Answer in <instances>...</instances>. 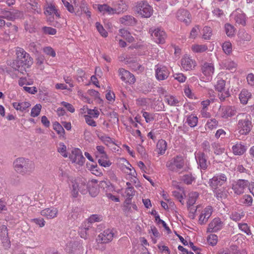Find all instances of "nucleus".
Segmentation results:
<instances>
[{"label":"nucleus","mask_w":254,"mask_h":254,"mask_svg":"<svg viewBox=\"0 0 254 254\" xmlns=\"http://www.w3.org/2000/svg\"><path fill=\"white\" fill-rule=\"evenodd\" d=\"M194 180L195 178L192 176L191 174H187L183 176V181L185 184L187 185L191 184L192 182Z\"/></svg>","instance_id":"nucleus-50"},{"label":"nucleus","mask_w":254,"mask_h":254,"mask_svg":"<svg viewBox=\"0 0 254 254\" xmlns=\"http://www.w3.org/2000/svg\"><path fill=\"white\" fill-rule=\"evenodd\" d=\"M16 59L11 64V67L23 74L26 69L33 64V59L23 48L17 47L16 49Z\"/></svg>","instance_id":"nucleus-1"},{"label":"nucleus","mask_w":254,"mask_h":254,"mask_svg":"<svg viewBox=\"0 0 254 254\" xmlns=\"http://www.w3.org/2000/svg\"><path fill=\"white\" fill-rule=\"evenodd\" d=\"M201 71L207 76H211L214 71V67L212 63L205 62L202 65Z\"/></svg>","instance_id":"nucleus-18"},{"label":"nucleus","mask_w":254,"mask_h":254,"mask_svg":"<svg viewBox=\"0 0 254 254\" xmlns=\"http://www.w3.org/2000/svg\"><path fill=\"white\" fill-rule=\"evenodd\" d=\"M31 222L35 223L40 227H43L45 225V221L43 218H37L31 219Z\"/></svg>","instance_id":"nucleus-56"},{"label":"nucleus","mask_w":254,"mask_h":254,"mask_svg":"<svg viewBox=\"0 0 254 254\" xmlns=\"http://www.w3.org/2000/svg\"><path fill=\"white\" fill-rule=\"evenodd\" d=\"M217 126L218 122L215 119L208 120L206 124V127L210 129L216 128Z\"/></svg>","instance_id":"nucleus-51"},{"label":"nucleus","mask_w":254,"mask_h":254,"mask_svg":"<svg viewBox=\"0 0 254 254\" xmlns=\"http://www.w3.org/2000/svg\"><path fill=\"white\" fill-rule=\"evenodd\" d=\"M195 159L201 169L205 170L207 169L209 162L207 161V157L204 152H197L195 154Z\"/></svg>","instance_id":"nucleus-13"},{"label":"nucleus","mask_w":254,"mask_h":254,"mask_svg":"<svg viewBox=\"0 0 254 254\" xmlns=\"http://www.w3.org/2000/svg\"><path fill=\"white\" fill-rule=\"evenodd\" d=\"M114 236L113 230L107 229L99 234L97 239L99 243L106 244L112 241Z\"/></svg>","instance_id":"nucleus-10"},{"label":"nucleus","mask_w":254,"mask_h":254,"mask_svg":"<svg viewBox=\"0 0 254 254\" xmlns=\"http://www.w3.org/2000/svg\"><path fill=\"white\" fill-rule=\"evenodd\" d=\"M232 151L235 155H242L246 151V146L241 143H237L232 146Z\"/></svg>","instance_id":"nucleus-22"},{"label":"nucleus","mask_w":254,"mask_h":254,"mask_svg":"<svg viewBox=\"0 0 254 254\" xmlns=\"http://www.w3.org/2000/svg\"><path fill=\"white\" fill-rule=\"evenodd\" d=\"M44 13L46 15L60 16V14L58 13L55 6L52 3L47 4V6L46 7Z\"/></svg>","instance_id":"nucleus-25"},{"label":"nucleus","mask_w":254,"mask_h":254,"mask_svg":"<svg viewBox=\"0 0 254 254\" xmlns=\"http://www.w3.org/2000/svg\"><path fill=\"white\" fill-rule=\"evenodd\" d=\"M238 227L242 231L244 232L248 235H252L250 227L247 223H239Z\"/></svg>","instance_id":"nucleus-44"},{"label":"nucleus","mask_w":254,"mask_h":254,"mask_svg":"<svg viewBox=\"0 0 254 254\" xmlns=\"http://www.w3.org/2000/svg\"><path fill=\"white\" fill-rule=\"evenodd\" d=\"M100 139L106 145H108L113 142L112 138L106 135H98Z\"/></svg>","instance_id":"nucleus-55"},{"label":"nucleus","mask_w":254,"mask_h":254,"mask_svg":"<svg viewBox=\"0 0 254 254\" xmlns=\"http://www.w3.org/2000/svg\"><path fill=\"white\" fill-rule=\"evenodd\" d=\"M55 19L56 20V23L52 24V25H54L55 26L59 27L62 25H63L64 22V19L63 17H55H55H49L48 21L52 22L54 21Z\"/></svg>","instance_id":"nucleus-36"},{"label":"nucleus","mask_w":254,"mask_h":254,"mask_svg":"<svg viewBox=\"0 0 254 254\" xmlns=\"http://www.w3.org/2000/svg\"><path fill=\"white\" fill-rule=\"evenodd\" d=\"M226 82L224 80L220 78H218L216 84L215 85V89L219 92L224 91Z\"/></svg>","instance_id":"nucleus-34"},{"label":"nucleus","mask_w":254,"mask_h":254,"mask_svg":"<svg viewBox=\"0 0 254 254\" xmlns=\"http://www.w3.org/2000/svg\"><path fill=\"white\" fill-rule=\"evenodd\" d=\"M13 166L15 171L22 175L29 173L33 168L32 162L23 157L17 158L13 162Z\"/></svg>","instance_id":"nucleus-3"},{"label":"nucleus","mask_w":254,"mask_h":254,"mask_svg":"<svg viewBox=\"0 0 254 254\" xmlns=\"http://www.w3.org/2000/svg\"><path fill=\"white\" fill-rule=\"evenodd\" d=\"M253 199L251 195H244L241 199V202L247 206H250L252 205Z\"/></svg>","instance_id":"nucleus-35"},{"label":"nucleus","mask_w":254,"mask_h":254,"mask_svg":"<svg viewBox=\"0 0 254 254\" xmlns=\"http://www.w3.org/2000/svg\"><path fill=\"white\" fill-rule=\"evenodd\" d=\"M249 185L248 180L240 179L232 184V189L235 194L240 195L244 192Z\"/></svg>","instance_id":"nucleus-8"},{"label":"nucleus","mask_w":254,"mask_h":254,"mask_svg":"<svg viewBox=\"0 0 254 254\" xmlns=\"http://www.w3.org/2000/svg\"><path fill=\"white\" fill-rule=\"evenodd\" d=\"M1 244L5 250L10 248L11 244L8 236L0 238Z\"/></svg>","instance_id":"nucleus-42"},{"label":"nucleus","mask_w":254,"mask_h":254,"mask_svg":"<svg viewBox=\"0 0 254 254\" xmlns=\"http://www.w3.org/2000/svg\"><path fill=\"white\" fill-rule=\"evenodd\" d=\"M199 194L196 191H193L189 193L188 195V201L187 202V206L188 209L190 210H192L191 206H193L195 204L196 200L198 197Z\"/></svg>","instance_id":"nucleus-23"},{"label":"nucleus","mask_w":254,"mask_h":254,"mask_svg":"<svg viewBox=\"0 0 254 254\" xmlns=\"http://www.w3.org/2000/svg\"><path fill=\"white\" fill-rule=\"evenodd\" d=\"M223 227V223L219 218H215L209 224L207 232H216L221 230Z\"/></svg>","instance_id":"nucleus-14"},{"label":"nucleus","mask_w":254,"mask_h":254,"mask_svg":"<svg viewBox=\"0 0 254 254\" xmlns=\"http://www.w3.org/2000/svg\"><path fill=\"white\" fill-rule=\"evenodd\" d=\"M149 33L154 41L157 44H163L165 43L167 35L165 32L161 28H151L149 30Z\"/></svg>","instance_id":"nucleus-7"},{"label":"nucleus","mask_w":254,"mask_h":254,"mask_svg":"<svg viewBox=\"0 0 254 254\" xmlns=\"http://www.w3.org/2000/svg\"><path fill=\"white\" fill-rule=\"evenodd\" d=\"M142 113L146 123H150L154 120V116L152 114L144 111H142Z\"/></svg>","instance_id":"nucleus-52"},{"label":"nucleus","mask_w":254,"mask_h":254,"mask_svg":"<svg viewBox=\"0 0 254 254\" xmlns=\"http://www.w3.org/2000/svg\"><path fill=\"white\" fill-rule=\"evenodd\" d=\"M79 215L78 208H75L69 214L68 219L71 220H74L77 219Z\"/></svg>","instance_id":"nucleus-54"},{"label":"nucleus","mask_w":254,"mask_h":254,"mask_svg":"<svg viewBox=\"0 0 254 254\" xmlns=\"http://www.w3.org/2000/svg\"><path fill=\"white\" fill-rule=\"evenodd\" d=\"M181 65L186 70H190L195 66V62L190 57L185 56L181 60Z\"/></svg>","instance_id":"nucleus-16"},{"label":"nucleus","mask_w":254,"mask_h":254,"mask_svg":"<svg viewBox=\"0 0 254 254\" xmlns=\"http://www.w3.org/2000/svg\"><path fill=\"white\" fill-rule=\"evenodd\" d=\"M227 177L224 174H219L214 176L209 181V186L212 189H215L222 186L227 181Z\"/></svg>","instance_id":"nucleus-9"},{"label":"nucleus","mask_w":254,"mask_h":254,"mask_svg":"<svg viewBox=\"0 0 254 254\" xmlns=\"http://www.w3.org/2000/svg\"><path fill=\"white\" fill-rule=\"evenodd\" d=\"M222 68L228 70H234L236 68L237 64L230 60H225L221 63Z\"/></svg>","instance_id":"nucleus-28"},{"label":"nucleus","mask_w":254,"mask_h":254,"mask_svg":"<svg viewBox=\"0 0 254 254\" xmlns=\"http://www.w3.org/2000/svg\"><path fill=\"white\" fill-rule=\"evenodd\" d=\"M213 192L214 193L215 196L218 199H222L223 198H225L226 196V194L225 193V192L224 191L223 189H219L218 188L215 189H212Z\"/></svg>","instance_id":"nucleus-39"},{"label":"nucleus","mask_w":254,"mask_h":254,"mask_svg":"<svg viewBox=\"0 0 254 254\" xmlns=\"http://www.w3.org/2000/svg\"><path fill=\"white\" fill-rule=\"evenodd\" d=\"M222 48L226 54H229L232 52V44L229 42H225L222 45Z\"/></svg>","instance_id":"nucleus-53"},{"label":"nucleus","mask_w":254,"mask_h":254,"mask_svg":"<svg viewBox=\"0 0 254 254\" xmlns=\"http://www.w3.org/2000/svg\"><path fill=\"white\" fill-rule=\"evenodd\" d=\"M80 247L79 243L75 241L68 242L65 246V250L68 254L75 253Z\"/></svg>","instance_id":"nucleus-21"},{"label":"nucleus","mask_w":254,"mask_h":254,"mask_svg":"<svg viewBox=\"0 0 254 254\" xmlns=\"http://www.w3.org/2000/svg\"><path fill=\"white\" fill-rule=\"evenodd\" d=\"M119 35L123 37L129 43H132L134 40V38L131 35L130 33L124 29H121L119 30Z\"/></svg>","instance_id":"nucleus-30"},{"label":"nucleus","mask_w":254,"mask_h":254,"mask_svg":"<svg viewBox=\"0 0 254 254\" xmlns=\"http://www.w3.org/2000/svg\"><path fill=\"white\" fill-rule=\"evenodd\" d=\"M203 38L205 40H209L212 36V29L210 27L205 26L203 29Z\"/></svg>","instance_id":"nucleus-43"},{"label":"nucleus","mask_w":254,"mask_h":254,"mask_svg":"<svg viewBox=\"0 0 254 254\" xmlns=\"http://www.w3.org/2000/svg\"><path fill=\"white\" fill-rule=\"evenodd\" d=\"M212 207L210 206H208L204 208L201 214L209 219L212 215Z\"/></svg>","instance_id":"nucleus-57"},{"label":"nucleus","mask_w":254,"mask_h":254,"mask_svg":"<svg viewBox=\"0 0 254 254\" xmlns=\"http://www.w3.org/2000/svg\"><path fill=\"white\" fill-rule=\"evenodd\" d=\"M72 155L74 156L73 160V162L77 164L82 165L85 160V158L82 154L80 149H77L72 151Z\"/></svg>","instance_id":"nucleus-20"},{"label":"nucleus","mask_w":254,"mask_h":254,"mask_svg":"<svg viewBox=\"0 0 254 254\" xmlns=\"http://www.w3.org/2000/svg\"><path fill=\"white\" fill-rule=\"evenodd\" d=\"M169 74L170 71L167 67L161 65L155 66V76L157 80H164L168 78Z\"/></svg>","instance_id":"nucleus-11"},{"label":"nucleus","mask_w":254,"mask_h":254,"mask_svg":"<svg viewBox=\"0 0 254 254\" xmlns=\"http://www.w3.org/2000/svg\"><path fill=\"white\" fill-rule=\"evenodd\" d=\"M225 30L228 37H232L235 35V29L234 27L229 23L225 24Z\"/></svg>","instance_id":"nucleus-38"},{"label":"nucleus","mask_w":254,"mask_h":254,"mask_svg":"<svg viewBox=\"0 0 254 254\" xmlns=\"http://www.w3.org/2000/svg\"><path fill=\"white\" fill-rule=\"evenodd\" d=\"M125 193L127 197L126 201H128V203L129 201H130L133 196L134 195L135 190L134 188L133 187H127Z\"/></svg>","instance_id":"nucleus-41"},{"label":"nucleus","mask_w":254,"mask_h":254,"mask_svg":"<svg viewBox=\"0 0 254 254\" xmlns=\"http://www.w3.org/2000/svg\"><path fill=\"white\" fill-rule=\"evenodd\" d=\"M58 210L55 207L47 208L41 211V215L46 217L48 219H53L57 217Z\"/></svg>","instance_id":"nucleus-19"},{"label":"nucleus","mask_w":254,"mask_h":254,"mask_svg":"<svg viewBox=\"0 0 254 254\" xmlns=\"http://www.w3.org/2000/svg\"><path fill=\"white\" fill-rule=\"evenodd\" d=\"M71 193L74 197L78 196V192L82 194H86L88 192V184L86 179L84 178H77L71 181Z\"/></svg>","instance_id":"nucleus-4"},{"label":"nucleus","mask_w":254,"mask_h":254,"mask_svg":"<svg viewBox=\"0 0 254 254\" xmlns=\"http://www.w3.org/2000/svg\"><path fill=\"white\" fill-rule=\"evenodd\" d=\"M119 75L123 81L128 83L130 84L134 83L135 81L134 76L130 72L124 68H120L119 69Z\"/></svg>","instance_id":"nucleus-12"},{"label":"nucleus","mask_w":254,"mask_h":254,"mask_svg":"<svg viewBox=\"0 0 254 254\" xmlns=\"http://www.w3.org/2000/svg\"><path fill=\"white\" fill-rule=\"evenodd\" d=\"M86 123L89 126L92 127H96V123L94 121L90 116L86 115L84 116Z\"/></svg>","instance_id":"nucleus-64"},{"label":"nucleus","mask_w":254,"mask_h":254,"mask_svg":"<svg viewBox=\"0 0 254 254\" xmlns=\"http://www.w3.org/2000/svg\"><path fill=\"white\" fill-rule=\"evenodd\" d=\"M98 10L103 14H114L113 6L111 7L107 4H98Z\"/></svg>","instance_id":"nucleus-24"},{"label":"nucleus","mask_w":254,"mask_h":254,"mask_svg":"<svg viewBox=\"0 0 254 254\" xmlns=\"http://www.w3.org/2000/svg\"><path fill=\"white\" fill-rule=\"evenodd\" d=\"M90 228L89 225H85V227H81L80 228V234L81 238L86 239L87 237V231L89 230Z\"/></svg>","instance_id":"nucleus-58"},{"label":"nucleus","mask_w":254,"mask_h":254,"mask_svg":"<svg viewBox=\"0 0 254 254\" xmlns=\"http://www.w3.org/2000/svg\"><path fill=\"white\" fill-rule=\"evenodd\" d=\"M134 10L142 16H151L153 11L152 7L145 0L137 2L134 7Z\"/></svg>","instance_id":"nucleus-6"},{"label":"nucleus","mask_w":254,"mask_h":254,"mask_svg":"<svg viewBox=\"0 0 254 254\" xmlns=\"http://www.w3.org/2000/svg\"><path fill=\"white\" fill-rule=\"evenodd\" d=\"M114 14H120L127 9V5L122 0L118 1L113 4Z\"/></svg>","instance_id":"nucleus-15"},{"label":"nucleus","mask_w":254,"mask_h":254,"mask_svg":"<svg viewBox=\"0 0 254 254\" xmlns=\"http://www.w3.org/2000/svg\"><path fill=\"white\" fill-rule=\"evenodd\" d=\"M238 37L242 41H250L251 36L248 33L244 30L241 31L238 34Z\"/></svg>","instance_id":"nucleus-47"},{"label":"nucleus","mask_w":254,"mask_h":254,"mask_svg":"<svg viewBox=\"0 0 254 254\" xmlns=\"http://www.w3.org/2000/svg\"><path fill=\"white\" fill-rule=\"evenodd\" d=\"M44 52L47 55L55 57L56 55L54 50L51 47H46L43 49Z\"/></svg>","instance_id":"nucleus-61"},{"label":"nucleus","mask_w":254,"mask_h":254,"mask_svg":"<svg viewBox=\"0 0 254 254\" xmlns=\"http://www.w3.org/2000/svg\"><path fill=\"white\" fill-rule=\"evenodd\" d=\"M90 170L92 172V173L96 176H100L102 174L100 170L98 169L97 164H92L90 166Z\"/></svg>","instance_id":"nucleus-62"},{"label":"nucleus","mask_w":254,"mask_h":254,"mask_svg":"<svg viewBox=\"0 0 254 254\" xmlns=\"http://www.w3.org/2000/svg\"><path fill=\"white\" fill-rule=\"evenodd\" d=\"M30 106V104L27 102L21 103L14 102L13 107L17 110L23 111Z\"/></svg>","instance_id":"nucleus-32"},{"label":"nucleus","mask_w":254,"mask_h":254,"mask_svg":"<svg viewBox=\"0 0 254 254\" xmlns=\"http://www.w3.org/2000/svg\"><path fill=\"white\" fill-rule=\"evenodd\" d=\"M212 147L214 150V153L217 155H219L224 153L225 149L221 147L218 143H214L212 144Z\"/></svg>","instance_id":"nucleus-46"},{"label":"nucleus","mask_w":254,"mask_h":254,"mask_svg":"<svg viewBox=\"0 0 254 254\" xmlns=\"http://www.w3.org/2000/svg\"><path fill=\"white\" fill-rule=\"evenodd\" d=\"M42 30L44 33L46 34L54 35L57 33V30L52 27L45 26L42 28Z\"/></svg>","instance_id":"nucleus-59"},{"label":"nucleus","mask_w":254,"mask_h":254,"mask_svg":"<svg viewBox=\"0 0 254 254\" xmlns=\"http://www.w3.org/2000/svg\"><path fill=\"white\" fill-rule=\"evenodd\" d=\"M207 242L212 246L216 245L217 243V236L214 234L210 235L207 238Z\"/></svg>","instance_id":"nucleus-60"},{"label":"nucleus","mask_w":254,"mask_h":254,"mask_svg":"<svg viewBox=\"0 0 254 254\" xmlns=\"http://www.w3.org/2000/svg\"><path fill=\"white\" fill-rule=\"evenodd\" d=\"M120 21L127 26L134 25L136 23V20L134 17H122Z\"/></svg>","instance_id":"nucleus-31"},{"label":"nucleus","mask_w":254,"mask_h":254,"mask_svg":"<svg viewBox=\"0 0 254 254\" xmlns=\"http://www.w3.org/2000/svg\"><path fill=\"white\" fill-rule=\"evenodd\" d=\"M101 220V217L97 214H93L91 215L88 219V222H87V225H89L90 227H91V224L92 223L95 222H99Z\"/></svg>","instance_id":"nucleus-45"},{"label":"nucleus","mask_w":254,"mask_h":254,"mask_svg":"<svg viewBox=\"0 0 254 254\" xmlns=\"http://www.w3.org/2000/svg\"><path fill=\"white\" fill-rule=\"evenodd\" d=\"M191 50L194 53H202L207 50V46L205 45L194 44L192 45Z\"/></svg>","instance_id":"nucleus-33"},{"label":"nucleus","mask_w":254,"mask_h":254,"mask_svg":"<svg viewBox=\"0 0 254 254\" xmlns=\"http://www.w3.org/2000/svg\"><path fill=\"white\" fill-rule=\"evenodd\" d=\"M164 101L171 106H179V100L174 96L166 95L165 96Z\"/></svg>","instance_id":"nucleus-27"},{"label":"nucleus","mask_w":254,"mask_h":254,"mask_svg":"<svg viewBox=\"0 0 254 254\" xmlns=\"http://www.w3.org/2000/svg\"><path fill=\"white\" fill-rule=\"evenodd\" d=\"M158 153L163 155L165 153L167 149V142L163 139L159 140L156 145Z\"/></svg>","instance_id":"nucleus-29"},{"label":"nucleus","mask_w":254,"mask_h":254,"mask_svg":"<svg viewBox=\"0 0 254 254\" xmlns=\"http://www.w3.org/2000/svg\"><path fill=\"white\" fill-rule=\"evenodd\" d=\"M41 107L40 104H36L31 110V116L33 117L38 116L40 113Z\"/></svg>","instance_id":"nucleus-49"},{"label":"nucleus","mask_w":254,"mask_h":254,"mask_svg":"<svg viewBox=\"0 0 254 254\" xmlns=\"http://www.w3.org/2000/svg\"><path fill=\"white\" fill-rule=\"evenodd\" d=\"M166 166L171 171L178 172L184 166V160L181 156H176L167 161Z\"/></svg>","instance_id":"nucleus-5"},{"label":"nucleus","mask_w":254,"mask_h":254,"mask_svg":"<svg viewBox=\"0 0 254 254\" xmlns=\"http://www.w3.org/2000/svg\"><path fill=\"white\" fill-rule=\"evenodd\" d=\"M66 147L64 143L61 142L59 143V146L58 148V151L64 157H67V154L66 152Z\"/></svg>","instance_id":"nucleus-48"},{"label":"nucleus","mask_w":254,"mask_h":254,"mask_svg":"<svg viewBox=\"0 0 254 254\" xmlns=\"http://www.w3.org/2000/svg\"><path fill=\"white\" fill-rule=\"evenodd\" d=\"M221 117L223 118L227 119L234 116L236 113V108L235 106L224 107L221 110Z\"/></svg>","instance_id":"nucleus-17"},{"label":"nucleus","mask_w":254,"mask_h":254,"mask_svg":"<svg viewBox=\"0 0 254 254\" xmlns=\"http://www.w3.org/2000/svg\"><path fill=\"white\" fill-rule=\"evenodd\" d=\"M53 129L61 136H63L64 134V129L62 126H61L58 122H55L54 123Z\"/></svg>","instance_id":"nucleus-40"},{"label":"nucleus","mask_w":254,"mask_h":254,"mask_svg":"<svg viewBox=\"0 0 254 254\" xmlns=\"http://www.w3.org/2000/svg\"><path fill=\"white\" fill-rule=\"evenodd\" d=\"M198 119L196 116L190 115L187 119L186 123H188L190 127H194L197 125Z\"/></svg>","instance_id":"nucleus-37"},{"label":"nucleus","mask_w":254,"mask_h":254,"mask_svg":"<svg viewBox=\"0 0 254 254\" xmlns=\"http://www.w3.org/2000/svg\"><path fill=\"white\" fill-rule=\"evenodd\" d=\"M96 27L97 28V30L101 34V35L103 37L107 36V33L106 32L105 30L104 29L103 26L100 24L99 22L96 23Z\"/></svg>","instance_id":"nucleus-63"},{"label":"nucleus","mask_w":254,"mask_h":254,"mask_svg":"<svg viewBox=\"0 0 254 254\" xmlns=\"http://www.w3.org/2000/svg\"><path fill=\"white\" fill-rule=\"evenodd\" d=\"M251 93L247 90L243 89L239 95V99L242 104H246L248 100L251 98Z\"/></svg>","instance_id":"nucleus-26"},{"label":"nucleus","mask_w":254,"mask_h":254,"mask_svg":"<svg viewBox=\"0 0 254 254\" xmlns=\"http://www.w3.org/2000/svg\"><path fill=\"white\" fill-rule=\"evenodd\" d=\"M237 119H238L237 127L239 132L243 135L248 134L252 127L250 116L246 113H240L237 115Z\"/></svg>","instance_id":"nucleus-2"}]
</instances>
